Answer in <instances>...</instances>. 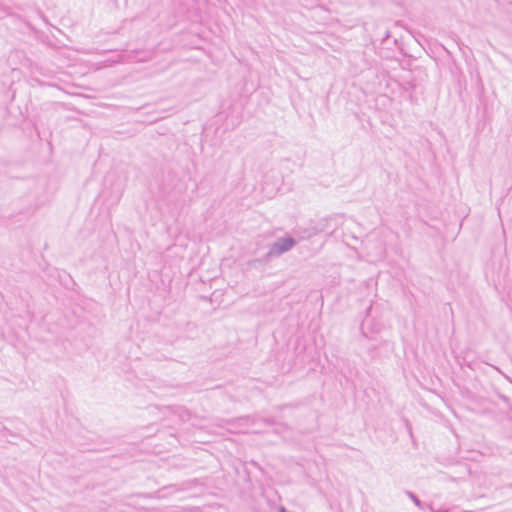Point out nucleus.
I'll use <instances>...</instances> for the list:
<instances>
[{
    "label": "nucleus",
    "mask_w": 512,
    "mask_h": 512,
    "mask_svg": "<svg viewBox=\"0 0 512 512\" xmlns=\"http://www.w3.org/2000/svg\"><path fill=\"white\" fill-rule=\"evenodd\" d=\"M408 496L412 499V501L417 505L420 506L419 499L411 492L408 493Z\"/></svg>",
    "instance_id": "f03ea898"
},
{
    "label": "nucleus",
    "mask_w": 512,
    "mask_h": 512,
    "mask_svg": "<svg viewBox=\"0 0 512 512\" xmlns=\"http://www.w3.org/2000/svg\"><path fill=\"white\" fill-rule=\"evenodd\" d=\"M296 244V241L292 237H281L278 238L270 247V256H280L281 254L290 251Z\"/></svg>",
    "instance_id": "f257e3e1"
}]
</instances>
